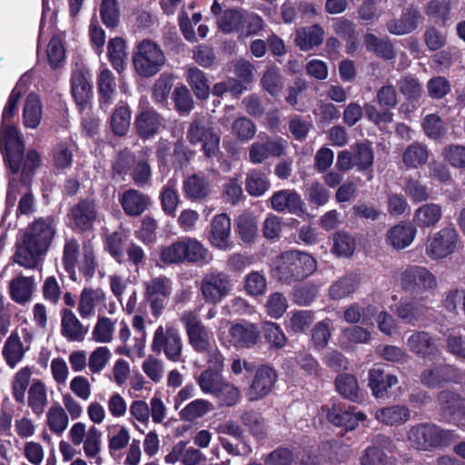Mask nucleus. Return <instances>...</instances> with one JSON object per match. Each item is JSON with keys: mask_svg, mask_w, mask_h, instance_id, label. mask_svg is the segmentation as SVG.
<instances>
[{"mask_svg": "<svg viewBox=\"0 0 465 465\" xmlns=\"http://www.w3.org/2000/svg\"><path fill=\"white\" fill-rule=\"evenodd\" d=\"M317 269L316 259L304 252L290 250L282 252L272 269V276L283 284H292L311 276Z\"/></svg>", "mask_w": 465, "mask_h": 465, "instance_id": "obj_3", "label": "nucleus"}, {"mask_svg": "<svg viewBox=\"0 0 465 465\" xmlns=\"http://www.w3.org/2000/svg\"><path fill=\"white\" fill-rule=\"evenodd\" d=\"M324 30L319 24L301 28L295 34V45L302 51H309L323 42Z\"/></svg>", "mask_w": 465, "mask_h": 465, "instance_id": "obj_35", "label": "nucleus"}, {"mask_svg": "<svg viewBox=\"0 0 465 465\" xmlns=\"http://www.w3.org/2000/svg\"><path fill=\"white\" fill-rule=\"evenodd\" d=\"M165 54L161 47L151 39H143L136 45L133 54V64L136 73L149 78L160 72L165 64Z\"/></svg>", "mask_w": 465, "mask_h": 465, "instance_id": "obj_6", "label": "nucleus"}, {"mask_svg": "<svg viewBox=\"0 0 465 465\" xmlns=\"http://www.w3.org/2000/svg\"><path fill=\"white\" fill-rule=\"evenodd\" d=\"M232 288L230 275L224 272H210L201 282V292L207 303L217 304L229 295Z\"/></svg>", "mask_w": 465, "mask_h": 465, "instance_id": "obj_14", "label": "nucleus"}, {"mask_svg": "<svg viewBox=\"0 0 465 465\" xmlns=\"http://www.w3.org/2000/svg\"><path fill=\"white\" fill-rule=\"evenodd\" d=\"M401 287L406 292L420 294L437 287L436 276L426 267L408 265L401 273Z\"/></svg>", "mask_w": 465, "mask_h": 465, "instance_id": "obj_12", "label": "nucleus"}, {"mask_svg": "<svg viewBox=\"0 0 465 465\" xmlns=\"http://www.w3.org/2000/svg\"><path fill=\"white\" fill-rule=\"evenodd\" d=\"M236 232L242 242H253L258 232L255 218L248 213L239 215L236 220Z\"/></svg>", "mask_w": 465, "mask_h": 465, "instance_id": "obj_57", "label": "nucleus"}, {"mask_svg": "<svg viewBox=\"0 0 465 465\" xmlns=\"http://www.w3.org/2000/svg\"><path fill=\"white\" fill-rule=\"evenodd\" d=\"M422 20L420 11L411 5L401 11L400 18L388 21L386 28L391 35H408L415 31Z\"/></svg>", "mask_w": 465, "mask_h": 465, "instance_id": "obj_21", "label": "nucleus"}, {"mask_svg": "<svg viewBox=\"0 0 465 465\" xmlns=\"http://www.w3.org/2000/svg\"><path fill=\"white\" fill-rule=\"evenodd\" d=\"M175 110L180 114H189L194 107V102L190 90L184 85L176 86L173 92Z\"/></svg>", "mask_w": 465, "mask_h": 465, "instance_id": "obj_61", "label": "nucleus"}, {"mask_svg": "<svg viewBox=\"0 0 465 465\" xmlns=\"http://www.w3.org/2000/svg\"><path fill=\"white\" fill-rule=\"evenodd\" d=\"M48 403L45 385L40 380H35L28 390V406L40 417Z\"/></svg>", "mask_w": 465, "mask_h": 465, "instance_id": "obj_50", "label": "nucleus"}, {"mask_svg": "<svg viewBox=\"0 0 465 465\" xmlns=\"http://www.w3.org/2000/svg\"><path fill=\"white\" fill-rule=\"evenodd\" d=\"M353 162L358 171L371 170L374 161V153L369 141L356 142L351 146Z\"/></svg>", "mask_w": 465, "mask_h": 465, "instance_id": "obj_46", "label": "nucleus"}, {"mask_svg": "<svg viewBox=\"0 0 465 465\" xmlns=\"http://www.w3.org/2000/svg\"><path fill=\"white\" fill-rule=\"evenodd\" d=\"M126 44L124 38L116 36L109 39L107 44V55L114 70L119 74L125 68Z\"/></svg>", "mask_w": 465, "mask_h": 465, "instance_id": "obj_51", "label": "nucleus"}, {"mask_svg": "<svg viewBox=\"0 0 465 465\" xmlns=\"http://www.w3.org/2000/svg\"><path fill=\"white\" fill-rule=\"evenodd\" d=\"M98 214L99 207L94 198H80L68 210V226L78 234L92 232L98 220Z\"/></svg>", "mask_w": 465, "mask_h": 465, "instance_id": "obj_7", "label": "nucleus"}, {"mask_svg": "<svg viewBox=\"0 0 465 465\" xmlns=\"http://www.w3.org/2000/svg\"><path fill=\"white\" fill-rule=\"evenodd\" d=\"M47 425L50 430L61 435L68 425V416L65 411L60 406H52L47 412Z\"/></svg>", "mask_w": 465, "mask_h": 465, "instance_id": "obj_62", "label": "nucleus"}, {"mask_svg": "<svg viewBox=\"0 0 465 465\" xmlns=\"http://www.w3.org/2000/svg\"><path fill=\"white\" fill-rule=\"evenodd\" d=\"M363 45L367 51L372 52L385 61L393 60L397 55L393 43L388 37L379 38L372 33H366L363 36Z\"/></svg>", "mask_w": 465, "mask_h": 465, "instance_id": "obj_33", "label": "nucleus"}, {"mask_svg": "<svg viewBox=\"0 0 465 465\" xmlns=\"http://www.w3.org/2000/svg\"><path fill=\"white\" fill-rule=\"evenodd\" d=\"M417 233V228L410 222H400L390 228L386 233V242L396 250L410 246Z\"/></svg>", "mask_w": 465, "mask_h": 465, "instance_id": "obj_28", "label": "nucleus"}, {"mask_svg": "<svg viewBox=\"0 0 465 465\" xmlns=\"http://www.w3.org/2000/svg\"><path fill=\"white\" fill-rule=\"evenodd\" d=\"M171 284V280L166 276L154 277L144 282V299L149 302L152 314L156 318L162 314L172 293Z\"/></svg>", "mask_w": 465, "mask_h": 465, "instance_id": "obj_15", "label": "nucleus"}, {"mask_svg": "<svg viewBox=\"0 0 465 465\" xmlns=\"http://www.w3.org/2000/svg\"><path fill=\"white\" fill-rule=\"evenodd\" d=\"M33 289L34 279L32 277L17 276L10 282V297L14 302L24 304L30 300Z\"/></svg>", "mask_w": 465, "mask_h": 465, "instance_id": "obj_47", "label": "nucleus"}, {"mask_svg": "<svg viewBox=\"0 0 465 465\" xmlns=\"http://www.w3.org/2000/svg\"><path fill=\"white\" fill-rule=\"evenodd\" d=\"M25 349L23 342L16 331H13L6 339L2 354L10 368H15L25 355Z\"/></svg>", "mask_w": 465, "mask_h": 465, "instance_id": "obj_44", "label": "nucleus"}, {"mask_svg": "<svg viewBox=\"0 0 465 465\" xmlns=\"http://www.w3.org/2000/svg\"><path fill=\"white\" fill-rule=\"evenodd\" d=\"M42 119V103L38 94L30 93L25 99L23 120L27 128L35 129Z\"/></svg>", "mask_w": 465, "mask_h": 465, "instance_id": "obj_43", "label": "nucleus"}, {"mask_svg": "<svg viewBox=\"0 0 465 465\" xmlns=\"http://www.w3.org/2000/svg\"><path fill=\"white\" fill-rule=\"evenodd\" d=\"M440 411L441 417L450 422L454 416L459 414L460 409L465 406V399L460 394L450 391H442L438 395Z\"/></svg>", "mask_w": 465, "mask_h": 465, "instance_id": "obj_39", "label": "nucleus"}, {"mask_svg": "<svg viewBox=\"0 0 465 465\" xmlns=\"http://www.w3.org/2000/svg\"><path fill=\"white\" fill-rule=\"evenodd\" d=\"M451 367L439 364L431 369H425L420 373V382L428 388H438L451 380Z\"/></svg>", "mask_w": 465, "mask_h": 465, "instance_id": "obj_42", "label": "nucleus"}, {"mask_svg": "<svg viewBox=\"0 0 465 465\" xmlns=\"http://www.w3.org/2000/svg\"><path fill=\"white\" fill-rule=\"evenodd\" d=\"M429 158L427 147L418 142L408 145L402 154V161L408 168H418L424 165Z\"/></svg>", "mask_w": 465, "mask_h": 465, "instance_id": "obj_55", "label": "nucleus"}, {"mask_svg": "<svg viewBox=\"0 0 465 465\" xmlns=\"http://www.w3.org/2000/svg\"><path fill=\"white\" fill-rule=\"evenodd\" d=\"M130 107L127 104L116 105L110 117V127L113 134L119 137L125 136L130 127Z\"/></svg>", "mask_w": 465, "mask_h": 465, "instance_id": "obj_49", "label": "nucleus"}, {"mask_svg": "<svg viewBox=\"0 0 465 465\" xmlns=\"http://www.w3.org/2000/svg\"><path fill=\"white\" fill-rule=\"evenodd\" d=\"M100 16L103 24L114 29L120 23V9L117 0H102L100 5Z\"/></svg>", "mask_w": 465, "mask_h": 465, "instance_id": "obj_58", "label": "nucleus"}, {"mask_svg": "<svg viewBox=\"0 0 465 465\" xmlns=\"http://www.w3.org/2000/svg\"><path fill=\"white\" fill-rule=\"evenodd\" d=\"M129 238L124 231H114L105 235L103 240L104 249L118 263L125 260V251L129 244Z\"/></svg>", "mask_w": 465, "mask_h": 465, "instance_id": "obj_32", "label": "nucleus"}, {"mask_svg": "<svg viewBox=\"0 0 465 465\" xmlns=\"http://www.w3.org/2000/svg\"><path fill=\"white\" fill-rule=\"evenodd\" d=\"M4 161L13 174L20 172L21 163L24 160L25 143L14 125H7L5 129Z\"/></svg>", "mask_w": 465, "mask_h": 465, "instance_id": "obj_16", "label": "nucleus"}, {"mask_svg": "<svg viewBox=\"0 0 465 465\" xmlns=\"http://www.w3.org/2000/svg\"><path fill=\"white\" fill-rule=\"evenodd\" d=\"M230 342L236 348H251L260 338V331L252 323H234L231 326Z\"/></svg>", "mask_w": 465, "mask_h": 465, "instance_id": "obj_27", "label": "nucleus"}, {"mask_svg": "<svg viewBox=\"0 0 465 465\" xmlns=\"http://www.w3.org/2000/svg\"><path fill=\"white\" fill-rule=\"evenodd\" d=\"M61 316V334L70 341H82L88 329L84 328V325L70 309H63Z\"/></svg>", "mask_w": 465, "mask_h": 465, "instance_id": "obj_34", "label": "nucleus"}, {"mask_svg": "<svg viewBox=\"0 0 465 465\" xmlns=\"http://www.w3.org/2000/svg\"><path fill=\"white\" fill-rule=\"evenodd\" d=\"M231 219L227 213H222L213 216L208 235L210 244L218 250L226 251L232 247L230 241Z\"/></svg>", "mask_w": 465, "mask_h": 465, "instance_id": "obj_20", "label": "nucleus"}, {"mask_svg": "<svg viewBox=\"0 0 465 465\" xmlns=\"http://www.w3.org/2000/svg\"><path fill=\"white\" fill-rule=\"evenodd\" d=\"M186 138L193 145L201 144V151L206 159L210 161L216 159L219 161L223 157V153L220 149V134L203 118L193 120L187 129Z\"/></svg>", "mask_w": 465, "mask_h": 465, "instance_id": "obj_5", "label": "nucleus"}, {"mask_svg": "<svg viewBox=\"0 0 465 465\" xmlns=\"http://www.w3.org/2000/svg\"><path fill=\"white\" fill-rule=\"evenodd\" d=\"M410 410L404 405H391L378 409L375 411V419L389 426H397L410 420Z\"/></svg>", "mask_w": 465, "mask_h": 465, "instance_id": "obj_40", "label": "nucleus"}, {"mask_svg": "<svg viewBox=\"0 0 465 465\" xmlns=\"http://www.w3.org/2000/svg\"><path fill=\"white\" fill-rule=\"evenodd\" d=\"M265 22L260 15L246 10L239 35L244 37L257 35L263 30Z\"/></svg>", "mask_w": 465, "mask_h": 465, "instance_id": "obj_64", "label": "nucleus"}, {"mask_svg": "<svg viewBox=\"0 0 465 465\" xmlns=\"http://www.w3.org/2000/svg\"><path fill=\"white\" fill-rule=\"evenodd\" d=\"M270 186V181L262 171L252 169L246 174L245 190L251 196H262L269 190Z\"/></svg>", "mask_w": 465, "mask_h": 465, "instance_id": "obj_52", "label": "nucleus"}, {"mask_svg": "<svg viewBox=\"0 0 465 465\" xmlns=\"http://www.w3.org/2000/svg\"><path fill=\"white\" fill-rule=\"evenodd\" d=\"M460 243V235L453 225H448L430 233L426 242V254L431 260H441L454 253Z\"/></svg>", "mask_w": 465, "mask_h": 465, "instance_id": "obj_9", "label": "nucleus"}, {"mask_svg": "<svg viewBox=\"0 0 465 465\" xmlns=\"http://www.w3.org/2000/svg\"><path fill=\"white\" fill-rule=\"evenodd\" d=\"M163 117L153 108H143L134 118L136 135L142 140H149L160 132Z\"/></svg>", "mask_w": 465, "mask_h": 465, "instance_id": "obj_22", "label": "nucleus"}, {"mask_svg": "<svg viewBox=\"0 0 465 465\" xmlns=\"http://www.w3.org/2000/svg\"><path fill=\"white\" fill-rule=\"evenodd\" d=\"M71 93L77 106L86 107L93 97L92 74L84 67L74 70L70 79Z\"/></svg>", "mask_w": 465, "mask_h": 465, "instance_id": "obj_18", "label": "nucleus"}, {"mask_svg": "<svg viewBox=\"0 0 465 465\" xmlns=\"http://www.w3.org/2000/svg\"><path fill=\"white\" fill-rule=\"evenodd\" d=\"M79 242L75 238L65 240L62 262L64 271L69 274L70 279L75 281V267L79 256Z\"/></svg>", "mask_w": 465, "mask_h": 465, "instance_id": "obj_56", "label": "nucleus"}, {"mask_svg": "<svg viewBox=\"0 0 465 465\" xmlns=\"http://www.w3.org/2000/svg\"><path fill=\"white\" fill-rule=\"evenodd\" d=\"M53 165L57 171H64L71 168L73 164L74 155L69 145L61 142L58 143L52 150Z\"/></svg>", "mask_w": 465, "mask_h": 465, "instance_id": "obj_59", "label": "nucleus"}, {"mask_svg": "<svg viewBox=\"0 0 465 465\" xmlns=\"http://www.w3.org/2000/svg\"><path fill=\"white\" fill-rule=\"evenodd\" d=\"M450 0H430L425 6V14L439 26L445 27L450 19Z\"/></svg>", "mask_w": 465, "mask_h": 465, "instance_id": "obj_48", "label": "nucleus"}, {"mask_svg": "<svg viewBox=\"0 0 465 465\" xmlns=\"http://www.w3.org/2000/svg\"><path fill=\"white\" fill-rule=\"evenodd\" d=\"M271 207L278 212H289L302 216L305 213L304 203L294 190L282 189L275 192L270 198Z\"/></svg>", "mask_w": 465, "mask_h": 465, "instance_id": "obj_23", "label": "nucleus"}, {"mask_svg": "<svg viewBox=\"0 0 465 465\" xmlns=\"http://www.w3.org/2000/svg\"><path fill=\"white\" fill-rule=\"evenodd\" d=\"M442 217V207L430 203L420 206L413 214V225L420 229L435 226Z\"/></svg>", "mask_w": 465, "mask_h": 465, "instance_id": "obj_36", "label": "nucleus"}, {"mask_svg": "<svg viewBox=\"0 0 465 465\" xmlns=\"http://www.w3.org/2000/svg\"><path fill=\"white\" fill-rule=\"evenodd\" d=\"M186 82L195 97L200 101H206L211 94V82L207 74L196 66L187 68L185 72Z\"/></svg>", "mask_w": 465, "mask_h": 465, "instance_id": "obj_31", "label": "nucleus"}, {"mask_svg": "<svg viewBox=\"0 0 465 465\" xmlns=\"http://www.w3.org/2000/svg\"><path fill=\"white\" fill-rule=\"evenodd\" d=\"M97 89L100 107L105 109L113 104L116 92L115 77L108 68L103 69L98 74Z\"/></svg>", "mask_w": 465, "mask_h": 465, "instance_id": "obj_37", "label": "nucleus"}, {"mask_svg": "<svg viewBox=\"0 0 465 465\" xmlns=\"http://www.w3.org/2000/svg\"><path fill=\"white\" fill-rule=\"evenodd\" d=\"M183 192L190 200H203L211 193L209 180L203 174L193 173L183 181Z\"/></svg>", "mask_w": 465, "mask_h": 465, "instance_id": "obj_38", "label": "nucleus"}, {"mask_svg": "<svg viewBox=\"0 0 465 465\" xmlns=\"http://www.w3.org/2000/svg\"><path fill=\"white\" fill-rule=\"evenodd\" d=\"M151 347L156 354L163 351L170 361H182L183 341L179 330L175 327L170 326L164 330L162 325L158 326L153 333Z\"/></svg>", "mask_w": 465, "mask_h": 465, "instance_id": "obj_10", "label": "nucleus"}, {"mask_svg": "<svg viewBox=\"0 0 465 465\" xmlns=\"http://www.w3.org/2000/svg\"><path fill=\"white\" fill-rule=\"evenodd\" d=\"M421 302L422 300H417L415 298L401 299L396 307L397 316L405 323L414 325L417 322L425 317L429 309Z\"/></svg>", "mask_w": 465, "mask_h": 465, "instance_id": "obj_30", "label": "nucleus"}, {"mask_svg": "<svg viewBox=\"0 0 465 465\" xmlns=\"http://www.w3.org/2000/svg\"><path fill=\"white\" fill-rule=\"evenodd\" d=\"M334 385L337 392L345 400L353 403H362L365 401V392L360 388L355 375L342 372L339 373Z\"/></svg>", "mask_w": 465, "mask_h": 465, "instance_id": "obj_25", "label": "nucleus"}, {"mask_svg": "<svg viewBox=\"0 0 465 465\" xmlns=\"http://www.w3.org/2000/svg\"><path fill=\"white\" fill-rule=\"evenodd\" d=\"M407 438L415 449L428 450L447 445L450 434L434 424L420 423L410 429Z\"/></svg>", "mask_w": 465, "mask_h": 465, "instance_id": "obj_8", "label": "nucleus"}, {"mask_svg": "<svg viewBox=\"0 0 465 465\" xmlns=\"http://www.w3.org/2000/svg\"><path fill=\"white\" fill-rule=\"evenodd\" d=\"M31 374V369L24 367L15 376L12 384V394L15 401L20 404H24L25 401V393L30 383Z\"/></svg>", "mask_w": 465, "mask_h": 465, "instance_id": "obj_60", "label": "nucleus"}, {"mask_svg": "<svg viewBox=\"0 0 465 465\" xmlns=\"http://www.w3.org/2000/svg\"><path fill=\"white\" fill-rule=\"evenodd\" d=\"M46 54L48 64L52 69H56L63 65L65 61V50L61 38L54 35L47 45Z\"/></svg>", "mask_w": 465, "mask_h": 465, "instance_id": "obj_63", "label": "nucleus"}, {"mask_svg": "<svg viewBox=\"0 0 465 465\" xmlns=\"http://www.w3.org/2000/svg\"><path fill=\"white\" fill-rule=\"evenodd\" d=\"M135 161V154L128 148L119 151L112 163V178L124 181L127 174H131Z\"/></svg>", "mask_w": 465, "mask_h": 465, "instance_id": "obj_45", "label": "nucleus"}, {"mask_svg": "<svg viewBox=\"0 0 465 465\" xmlns=\"http://www.w3.org/2000/svg\"><path fill=\"white\" fill-rule=\"evenodd\" d=\"M397 86L400 93L405 97V99L413 104L419 103L423 94V88L420 80L411 74L401 77Z\"/></svg>", "mask_w": 465, "mask_h": 465, "instance_id": "obj_54", "label": "nucleus"}, {"mask_svg": "<svg viewBox=\"0 0 465 465\" xmlns=\"http://www.w3.org/2000/svg\"><path fill=\"white\" fill-rule=\"evenodd\" d=\"M359 284L360 279L356 274H346L331 283L329 297L333 301L344 299L353 293Z\"/></svg>", "mask_w": 465, "mask_h": 465, "instance_id": "obj_41", "label": "nucleus"}, {"mask_svg": "<svg viewBox=\"0 0 465 465\" xmlns=\"http://www.w3.org/2000/svg\"><path fill=\"white\" fill-rule=\"evenodd\" d=\"M332 28L334 33L346 42V53L353 54L360 46L359 33L353 21L344 16L333 18Z\"/></svg>", "mask_w": 465, "mask_h": 465, "instance_id": "obj_29", "label": "nucleus"}, {"mask_svg": "<svg viewBox=\"0 0 465 465\" xmlns=\"http://www.w3.org/2000/svg\"><path fill=\"white\" fill-rule=\"evenodd\" d=\"M212 256L206 247L195 238L181 237L169 245L162 246L159 262L163 266L207 264Z\"/></svg>", "mask_w": 465, "mask_h": 465, "instance_id": "obj_2", "label": "nucleus"}, {"mask_svg": "<svg viewBox=\"0 0 465 465\" xmlns=\"http://www.w3.org/2000/svg\"><path fill=\"white\" fill-rule=\"evenodd\" d=\"M406 343L410 351L422 359L434 357L439 351L436 339L424 331H414L409 336Z\"/></svg>", "mask_w": 465, "mask_h": 465, "instance_id": "obj_24", "label": "nucleus"}, {"mask_svg": "<svg viewBox=\"0 0 465 465\" xmlns=\"http://www.w3.org/2000/svg\"><path fill=\"white\" fill-rule=\"evenodd\" d=\"M376 101L381 109L371 103L364 105L367 118L375 124H389L393 121L391 109L397 105V93L391 84L382 85L377 92Z\"/></svg>", "mask_w": 465, "mask_h": 465, "instance_id": "obj_11", "label": "nucleus"}, {"mask_svg": "<svg viewBox=\"0 0 465 465\" xmlns=\"http://www.w3.org/2000/svg\"><path fill=\"white\" fill-rule=\"evenodd\" d=\"M398 382V377L386 370L383 364L375 363L368 371V387L376 399L388 397L392 386Z\"/></svg>", "mask_w": 465, "mask_h": 465, "instance_id": "obj_17", "label": "nucleus"}, {"mask_svg": "<svg viewBox=\"0 0 465 465\" xmlns=\"http://www.w3.org/2000/svg\"><path fill=\"white\" fill-rule=\"evenodd\" d=\"M180 321L192 348L199 353L208 351L211 347L210 335L199 315L193 311H184L180 316Z\"/></svg>", "mask_w": 465, "mask_h": 465, "instance_id": "obj_13", "label": "nucleus"}, {"mask_svg": "<svg viewBox=\"0 0 465 465\" xmlns=\"http://www.w3.org/2000/svg\"><path fill=\"white\" fill-rule=\"evenodd\" d=\"M244 373L242 382L244 395L249 401H257L267 397L274 388L278 374L274 368L267 364H256L254 361H244Z\"/></svg>", "mask_w": 465, "mask_h": 465, "instance_id": "obj_4", "label": "nucleus"}, {"mask_svg": "<svg viewBox=\"0 0 465 465\" xmlns=\"http://www.w3.org/2000/svg\"><path fill=\"white\" fill-rule=\"evenodd\" d=\"M119 203L126 215L136 217L149 208L151 199L139 190L128 189L119 196Z\"/></svg>", "mask_w": 465, "mask_h": 465, "instance_id": "obj_26", "label": "nucleus"}, {"mask_svg": "<svg viewBox=\"0 0 465 465\" xmlns=\"http://www.w3.org/2000/svg\"><path fill=\"white\" fill-rule=\"evenodd\" d=\"M245 11L244 9H226L218 20L219 29L224 34H240Z\"/></svg>", "mask_w": 465, "mask_h": 465, "instance_id": "obj_53", "label": "nucleus"}, {"mask_svg": "<svg viewBox=\"0 0 465 465\" xmlns=\"http://www.w3.org/2000/svg\"><path fill=\"white\" fill-rule=\"evenodd\" d=\"M54 215L35 218L27 227L21 241L15 242L14 262L25 269L37 268L56 233Z\"/></svg>", "mask_w": 465, "mask_h": 465, "instance_id": "obj_1", "label": "nucleus"}, {"mask_svg": "<svg viewBox=\"0 0 465 465\" xmlns=\"http://www.w3.org/2000/svg\"><path fill=\"white\" fill-rule=\"evenodd\" d=\"M354 406L346 407L343 403H333L327 411L328 420L336 427L345 430H352L359 425V421L366 420V415L361 411H355Z\"/></svg>", "mask_w": 465, "mask_h": 465, "instance_id": "obj_19", "label": "nucleus"}]
</instances>
